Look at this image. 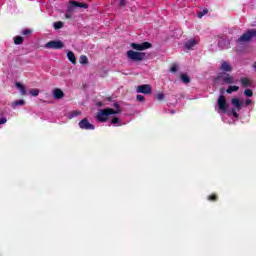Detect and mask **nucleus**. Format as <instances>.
<instances>
[{"label": "nucleus", "instance_id": "0eeeda50", "mask_svg": "<svg viewBox=\"0 0 256 256\" xmlns=\"http://www.w3.org/2000/svg\"><path fill=\"white\" fill-rule=\"evenodd\" d=\"M131 47L136 51H145V49H151V43L149 42H143L141 44L131 43Z\"/></svg>", "mask_w": 256, "mask_h": 256}, {"label": "nucleus", "instance_id": "20e7f679", "mask_svg": "<svg viewBox=\"0 0 256 256\" xmlns=\"http://www.w3.org/2000/svg\"><path fill=\"white\" fill-rule=\"evenodd\" d=\"M256 37V29L247 30L239 39L238 43H248L251 39Z\"/></svg>", "mask_w": 256, "mask_h": 256}, {"label": "nucleus", "instance_id": "1a4fd4ad", "mask_svg": "<svg viewBox=\"0 0 256 256\" xmlns=\"http://www.w3.org/2000/svg\"><path fill=\"white\" fill-rule=\"evenodd\" d=\"M79 127L80 129H85L86 131H93L95 129V126L89 123L87 118H84L79 122Z\"/></svg>", "mask_w": 256, "mask_h": 256}, {"label": "nucleus", "instance_id": "7ed1b4c3", "mask_svg": "<svg viewBox=\"0 0 256 256\" xmlns=\"http://www.w3.org/2000/svg\"><path fill=\"white\" fill-rule=\"evenodd\" d=\"M235 83V78L229 74H219L215 80V85H233Z\"/></svg>", "mask_w": 256, "mask_h": 256}, {"label": "nucleus", "instance_id": "dca6fc26", "mask_svg": "<svg viewBox=\"0 0 256 256\" xmlns=\"http://www.w3.org/2000/svg\"><path fill=\"white\" fill-rule=\"evenodd\" d=\"M197 40L195 39H190L185 43V47L186 49H193V47H195V45H197Z\"/></svg>", "mask_w": 256, "mask_h": 256}, {"label": "nucleus", "instance_id": "2eb2a0df", "mask_svg": "<svg viewBox=\"0 0 256 256\" xmlns=\"http://www.w3.org/2000/svg\"><path fill=\"white\" fill-rule=\"evenodd\" d=\"M81 115V111L79 110H72L67 113L68 119H75V117H79Z\"/></svg>", "mask_w": 256, "mask_h": 256}, {"label": "nucleus", "instance_id": "412c9836", "mask_svg": "<svg viewBox=\"0 0 256 256\" xmlns=\"http://www.w3.org/2000/svg\"><path fill=\"white\" fill-rule=\"evenodd\" d=\"M180 79H181V81L184 82L185 84L190 83V81H191V80L189 79V76H188L187 74H181Z\"/></svg>", "mask_w": 256, "mask_h": 256}, {"label": "nucleus", "instance_id": "9b49d317", "mask_svg": "<svg viewBox=\"0 0 256 256\" xmlns=\"http://www.w3.org/2000/svg\"><path fill=\"white\" fill-rule=\"evenodd\" d=\"M220 69L221 71H225V73H231L233 71V67L228 62H223Z\"/></svg>", "mask_w": 256, "mask_h": 256}, {"label": "nucleus", "instance_id": "5701e85b", "mask_svg": "<svg viewBox=\"0 0 256 256\" xmlns=\"http://www.w3.org/2000/svg\"><path fill=\"white\" fill-rule=\"evenodd\" d=\"M29 93H30V95H32V97H38L39 89H36V88L30 89Z\"/></svg>", "mask_w": 256, "mask_h": 256}, {"label": "nucleus", "instance_id": "2f4dec72", "mask_svg": "<svg viewBox=\"0 0 256 256\" xmlns=\"http://www.w3.org/2000/svg\"><path fill=\"white\" fill-rule=\"evenodd\" d=\"M171 73H177V64H173L170 68Z\"/></svg>", "mask_w": 256, "mask_h": 256}, {"label": "nucleus", "instance_id": "58836bf2", "mask_svg": "<svg viewBox=\"0 0 256 256\" xmlns=\"http://www.w3.org/2000/svg\"><path fill=\"white\" fill-rule=\"evenodd\" d=\"M252 67L256 70V62L253 63Z\"/></svg>", "mask_w": 256, "mask_h": 256}, {"label": "nucleus", "instance_id": "c85d7f7f", "mask_svg": "<svg viewBox=\"0 0 256 256\" xmlns=\"http://www.w3.org/2000/svg\"><path fill=\"white\" fill-rule=\"evenodd\" d=\"M63 27V22H56L54 23V28L55 29H61Z\"/></svg>", "mask_w": 256, "mask_h": 256}, {"label": "nucleus", "instance_id": "473e14b6", "mask_svg": "<svg viewBox=\"0 0 256 256\" xmlns=\"http://www.w3.org/2000/svg\"><path fill=\"white\" fill-rule=\"evenodd\" d=\"M112 125H117V123H119V118L114 117L111 121Z\"/></svg>", "mask_w": 256, "mask_h": 256}, {"label": "nucleus", "instance_id": "4468645a", "mask_svg": "<svg viewBox=\"0 0 256 256\" xmlns=\"http://www.w3.org/2000/svg\"><path fill=\"white\" fill-rule=\"evenodd\" d=\"M25 105V100L20 99L11 103L12 109H17V107H23Z\"/></svg>", "mask_w": 256, "mask_h": 256}, {"label": "nucleus", "instance_id": "f257e3e1", "mask_svg": "<svg viewBox=\"0 0 256 256\" xmlns=\"http://www.w3.org/2000/svg\"><path fill=\"white\" fill-rule=\"evenodd\" d=\"M114 107H115V110H113L112 108L99 110L96 115V120L99 121L100 123H105V121H108L111 115H117L121 113V108L119 107V104L114 103Z\"/></svg>", "mask_w": 256, "mask_h": 256}, {"label": "nucleus", "instance_id": "c9c22d12", "mask_svg": "<svg viewBox=\"0 0 256 256\" xmlns=\"http://www.w3.org/2000/svg\"><path fill=\"white\" fill-rule=\"evenodd\" d=\"M119 5H120V7H125L126 0H119Z\"/></svg>", "mask_w": 256, "mask_h": 256}, {"label": "nucleus", "instance_id": "e433bc0d", "mask_svg": "<svg viewBox=\"0 0 256 256\" xmlns=\"http://www.w3.org/2000/svg\"><path fill=\"white\" fill-rule=\"evenodd\" d=\"M232 115L233 117H235L237 119V117H239V114H237V111H235V109H232Z\"/></svg>", "mask_w": 256, "mask_h": 256}, {"label": "nucleus", "instance_id": "ea45409f", "mask_svg": "<svg viewBox=\"0 0 256 256\" xmlns=\"http://www.w3.org/2000/svg\"><path fill=\"white\" fill-rule=\"evenodd\" d=\"M171 113H175V111H171Z\"/></svg>", "mask_w": 256, "mask_h": 256}, {"label": "nucleus", "instance_id": "7c9ffc66", "mask_svg": "<svg viewBox=\"0 0 256 256\" xmlns=\"http://www.w3.org/2000/svg\"><path fill=\"white\" fill-rule=\"evenodd\" d=\"M31 33H33V31L30 29H25L22 31V35H31Z\"/></svg>", "mask_w": 256, "mask_h": 256}, {"label": "nucleus", "instance_id": "bb28decb", "mask_svg": "<svg viewBox=\"0 0 256 256\" xmlns=\"http://www.w3.org/2000/svg\"><path fill=\"white\" fill-rule=\"evenodd\" d=\"M207 13H209V10L204 9L202 12L198 13V17L199 19H201L204 15H207Z\"/></svg>", "mask_w": 256, "mask_h": 256}, {"label": "nucleus", "instance_id": "f3484780", "mask_svg": "<svg viewBox=\"0 0 256 256\" xmlns=\"http://www.w3.org/2000/svg\"><path fill=\"white\" fill-rule=\"evenodd\" d=\"M67 57L69 61L73 63V65L77 63V58L75 57V53H73L72 51H68Z\"/></svg>", "mask_w": 256, "mask_h": 256}, {"label": "nucleus", "instance_id": "39448f33", "mask_svg": "<svg viewBox=\"0 0 256 256\" xmlns=\"http://www.w3.org/2000/svg\"><path fill=\"white\" fill-rule=\"evenodd\" d=\"M127 57H128V59H131L132 61H143V59H145V53L129 50L127 52Z\"/></svg>", "mask_w": 256, "mask_h": 256}, {"label": "nucleus", "instance_id": "423d86ee", "mask_svg": "<svg viewBox=\"0 0 256 256\" xmlns=\"http://www.w3.org/2000/svg\"><path fill=\"white\" fill-rule=\"evenodd\" d=\"M65 47V44L61 40H52L48 43H46L45 48L46 49H63Z\"/></svg>", "mask_w": 256, "mask_h": 256}, {"label": "nucleus", "instance_id": "b1692460", "mask_svg": "<svg viewBox=\"0 0 256 256\" xmlns=\"http://www.w3.org/2000/svg\"><path fill=\"white\" fill-rule=\"evenodd\" d=\"M14 43H15V45H21V43H23V37H21V36H16V37L14 38Z\"/></svg>", "mask_w": 256, "mask_h": 256}, {"label": "nucleus", "instance_id": "f03ea898", "mask_svg": "<svg viewBox=\"0 0 256 256\" xmlns=\"http://www.w3.org/2000/svg\"><path fill=\"white\" fill-rule=\"evenodd\" d=\"M89 6L86 3H81L78 1H70L68 4V9L65 14L66 19H71L73 17L74 11H77V9H87Z\"/></svg>", "mask_w": 256, "mask_h": 256}, {"label": "nucleus", "instance_id": "4be33fe9", "mask_svg": "<svg viewBox=\"0 0 256 256\" xmlns=\"http://www.w3.org/2000/svg\"><path fill=\"white\" fill-rule=\"evenodd\" d=\"M79 61H80L81 65H87V63H89V59L85 55L80 56Z\"/></svg>", "mask_w": 256, "mask_h": 256}, {"label": "nucleus", "instance_id": "f8f14e48", "mask_svg": "<svg viewBox=\"0 0 256 256\" xmlns=\"http://www.w3.org/2000/svg\"><path fill=\"white\" fill-rule=\"evenodd\" d=\"M53 96L54 99H63V97H65V93H63V90L56 88L53 90Z\"/></svg>", "mask_w": 256, "mask_h": 256}, {"label": "nucleus", "instance_id": "cd10ccee", "mask_svg": "<svg viewBox=\"0 0 256 256\" xmlns=\"http://www.w3.org/2000/svg\"><path fill=\"white\" fill-rule=\"evenodd\" d=\"M156 99H157L158 101H163V99H165V94H163V93H158V94L156 95Z\"/></svg>", "mask_w": 256, "mask_h": 256}, {"label": "nucleus", "instance_id": "aec40b11", "mask_svg": "<svg viewBox=\"0 0 256 256\" xmlns=\"http://www.w3.org/2000/svg\"><path fill=\"white\" fill-rule=\"evenodd\" d=\"M237 91H239V86H229L226 93L231 94Z\"/></svg>", "mask_w": 256, "mask_h": 256}, {"label": "nucleus", "instance_id": "a878e982", "mask_svg": "<svg viewBox=\"0 0 256 256\" xmlns=\"http://www.w3.org/2000/svg\"><path fill=\"white\" fill-rule=\"evenodd\" d=\"M244 95H245L246 97H253V91H252L251 89H246V90L244 91Z\"/></svg>", "mask_w": 256, "mask_h": 256}, {"label": "nucleus", "instance_id": "f704fd0d", "mask_svg": "<svg viewBox=\"0 0 256 256\" xmlns=\"http://www.w3.org/2000/svg\"><path fill=\"white\" fill-rule=\"evenodd\" d=\"M7 123V118L3 117L0 119V125H5Z\"/></svg>", "mask_w": 256, "mask_h": 256}, {"label": "nucleus", "instance_id": "c756f323", "mask_svg": "<svg viewBox=\"0 0 256 256\" xmlns=\"http://www.w3.org/2000/svg\"><path fill=\"white\" fill-rule=\"evenodd\" d=\"M136 99H137V101H139L140 103H143V101H145V96H143V95H137V96H136Z\"/></svg>", "mask_w": 256, "mask_h": 256}, {"label": "nucleus", "instance_id": "9d476101", "mask_svg": "<svg viewBox=\"0 0 256 256\" xmlns=\"http://www.w3.org/2000/svg\"><path fill=\"white\" fill-rule=\"evenodd\" d=\"M137 93H143L144 95H149L151 93V85L143 84L136 88Z\"/></svg>", "mask_w": 256, "mask_h": 256}, {"label": "nucleus", "instance_id": "393cba45", "mask_svg": "<svg viewBox=\"0 0 256 256\" xmlns=\"http://www.w3.org/2000/svg\"><path fill=\"white\" fill-rule=\"evenodd\" d=\"M226 43H227V40H225V38H220L218 41V45H219V47H221V49H223L225 47Z\"/></svg>", "mask_w": 256, "mask_h": 256}, {"label": "nucleus", "instance_id": "72a5a7b5", "mask_svg": "<svg viewBox=\"0 0 256 256\" xmlns=\"http://www.w3.org/2000/svg\"><path fill=\"white\" fill-rule=\"evenodd\" d=\"M209 201H216L217 200V196L216 195H211L208 196Z\"/></svg>", "mask_w": 256, "mask_h": 256}, {"label": "nucleus", "instance_id": "4c0bfd02", "mask_svg": "<svg viewBox=\"0 0 256 256\" xmlns=\"http://www.w3.org/2000/svg\"><path fill=\"white\" fill-rule=\"evenodd\" d=\"M251 103H252L251 99L246 100V105H251Z\"/></svg>", "mask_w": 256, "mask_h": 256}, {"label": "nucleus", "instance_id": "6ab92c4d", "mask_svg": "<svg viewBox=\"0 0 256 256\" xmlns=\"http://www.w3.org/2000/svg\"><path fill=\"white\" fill-rule=\"evenodd\" d=\"M231 103H232L233 107H235V109H237V111H239L241 109V102L239 101V99L233 98Z\"/></svg>", "mask_w": 256, "mask_h": 256}, {"label": "nucleus", "instance_id": "a211bd4d", "mask_svg": "<svg viewBox=\"0 0 256 256\" xmlns=\"http://www.w3.org/2000/svg\"><path fill=\"white\" fill-rule=\"evenodd\" d=\"M240 81L242 83V87H251V85H253L251 80L248 78H241Z\"/></svg>", "mask_w": 256, "mask_h": 256}, {"label": "nucleus", "instance_id": "ddd939ff", "mask_svg": "<svg viewBox=\"0 0 256 256\" xmlns=\"http://www.w3.org/2000/svg\"><path fill=\"white\" fill-rule=\"evenodd\" d=\"M15 86H16V89H19L21 95H27V88H25V85L19 82H16Z\"/></svg>", "mask_w": 256, "mask_h": 256}, {"label": "nucleus", "instance_id": "6e6552de", "mask_svg": "<svg viewBox=\"0 0 256 256\" xmlns=\"http://www.w3.org/2000/svg\"><path fill=\"white\" fill-rule=\"evenodd\" d=\"M229 105H227V100L225 96L221 95L218 99V109L222 111V113H227Z\"/></svg>", "mask_w": 256, "mask_h": 256}]
</instances>
